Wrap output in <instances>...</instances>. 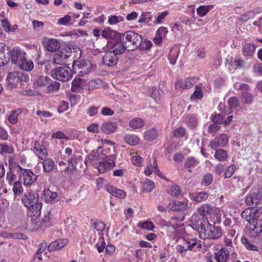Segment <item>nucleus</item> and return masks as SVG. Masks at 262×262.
I'll return each instance as SVG.
<instances>
[{"label":"nucleus","instance_id":"nucleus-8","mask_svg":"<svg viewBox=\"0 0 262 262\" xmlns=\"http://www.w3.org/2000/svg\"><path fill=\"white\" fill-rule=\"evenodd\" d=\"M234 88L239 89L242 91V95L241 97V101L243 103L245 104H250L252 102L253 100V96L252 94L248 92L250 90V86L248 84L243 83L239 84L235 83Z\"/></svg>","mask_w":262,"mask_h":262},{"label":"nucleus","instance_id":"nucleus-33","mask_svg":"<svg viewBox=\"0 0 262 262\" xmlns=\"http://www.w3.org/2000/svg\"><path fill=\"white\" fill-rule=\"evenodd\" d=\"M20 69L26 71H30L34 68V63L31 60H28L26 56L25 57V60H21V61L17 66Z\"/></svg>","mask_w":262,"mask_h":262},{"label":"nucleus","instance_id":"nucleus-47","mask_svg":"<svg viewBox=\"0 0 262 262\" xmlns=\"http://www.w3.org/2000/svg\"><path fill=\"white\" fill-rule=\"evenodd\" d=\"M167 192L172 196L177 197L180 194L181 189L178 185L174 184L171 185L170 188L167 190Z\"/></svg>","mask_w":262,"mask_h":262},{"label":"nucleus","instance_id":"nucleus-23","mask_svg":"<svg viewBox=\"0 0 262 262\" xmlns=\"http://www.w3.org/2000/svg\"><path fill=\"white\" fill-rule=\"evenodd\" d=\"M68 242L67 238L59 239L51 243L47 247L49 251H54L64 247Z\"/></svg>","mask_w":262,"mask_h":262},{"label":"nucleus","instance_id":"nucleus-2","mask_svg":"<svg viewBox=\"0 0 262 262\" xmlns=\"http://www.w3.org/2000/svg\"><path fill=\"white\" fill-rule=\"evenodd\" d=\"M122 38L128 51H133L141 43V36L133 31H127L122 34Z\"/></svg>","mask_w":262,"mask_h":262},{"label":"nucleus","instance_id":"nucleus-36","mask_svg":"<svg viewBox=\"0 0 262 262\" xmlns=\"http://www.w3.org/2000/svg\"><path fill=\"white\" fill-rule=\"evenodd\" d=\"M43 195L45 201L47 202H52L57 196V193L56 192H52L49 189H45Z\"/></svg>","mask_w":262,"mask_h":262},{"label":"nucleus","instance_id":"nucleus-63","mask_svg":"<svg viewBox=\"0 0 262 262\" xmlns=\"http://www.w3.org/2000/svg\"><path fill=\"white\" fill-rule=\"evenodd\" d=\"M220 127L221 126L219 125V124L217 123H213L209 126L208 133L214 135L220 129Z\"/></svg>","mask_w":262,"mask_h":262},{"label":"nucleus","instance_id":"nucleus-13","mask_svg":"<svg viewBox=\"0 0 262 262\" xmlns=\"http://www.w3.org/2000/svg\"><path fill=\"white\" fill-rule=\"evenodd\" d=\"M118 62V57L114 53L108 50L105 52L102 58V63L108 67H114Z\"/></svg>","mask_w":262,"mask_h":262},{"label":"nucleus","instance_id":"nucleus-60","mask_svg":"<svg viewBox=\"0 0 262 262\" xmlns=\"http://www.w3.org/2000/svg\"><path fill=\"white\" fill-rule=\"evenodd\" d=\"M189 245H190V250H194L196 249H200L201 248V244L199 242H197L196 239H191L188 241Z\"/></svg>","mask_w":262,"mask_h":262},{"label":"nucleus","instance_id":"nucleus-30","mask_svg":"<svg viewBox=\"0 0 262 262\" xmlns=\"http://www.w3.org/2000/svg\"><path fill=\"white\" fill-rule=\"evenodd\" d=\"M262 188H260L258 190V191L257 193H251L249 196H248L245 200L246 203L249 206H253L254 205H257L258 203V200L261 199L262 197L259 196L258 193L259 191Z\"/></svg>","mask_w":262,"mask_h":262},{"label":"nucleus","instance_id":"nucleus-49","mask_svg":"<svg viewBox=\"0 0 262 262\" xmlns=\"http://www.w3.org/2000/svg\"><path fill=\"white\" fill-rule=\"evenodd\" d=\"M203 97V92L200 86L198 85H196L195 86V90L193 92V94L191 96V99L194 100L195 99H201Z\"/></svg>","mask_w":262,"mask_h":262},{"label":"nucleus","instance_id":"nucleus-7","mask_svg":"<svg viewBox=\"0 0 262 262\" xmlns=\"http://www.w3.org/2000/svg\"><path fill=\"white\" fill-rule=\"evenodd\" d=\"M192 228L196 230L199 233L208 224V220L202 214H194L191 218Z\"/></svg>","mask_w":262,"mask_h":262},{"label":"nucleus","instance_id":"nucleus-62","mask_svg":"<svg viewBox=\"0 0 262 262\" xmlns=\"http://www.w3.org/2000/svg\"><path fill=\"white\" fill-rule=\"evenodd\" d=\"M228 137L226 135L222 134L217 139V143L221 146H224L227 144Z\"/></svg>","mask_w":262,"mask_h":262},{"label":"nucleus","instance_id":"nucleus-4","mask_svg":"<svg viewBox=\"0 0 262 262\" xmlns=\"http://www.w3.org/2000/svg\"><path fill=\"white\" fill-rule=\"evenodd\" d=\"M92 68V63L89 60H81L78 62H74L73 64V70L79 76H83L89 73Z\"/></svg>","mask_w":262,"mask_h":262},{"label":"nucleus","instance_id":"nucleus-6","mask_svg":"<svg viewBox=\"0 0 262 262\" xmlns=\"http://www.w3.org/2000/svg\"><path fill=\"white\" fill-rule=\"evenodd\" d=\"M246 233L251 238L259 236L262 233V220L256 219L254 223H250L247 227Z\"/></svg>","mask_w":262,"mask_h":262},{"label":"nucleus","instance_id":"nucleus-56","mask_svg":"<svg viewBox=\"0 0 262 262\" xmlns=\"http://www.w3.org/2000/svg\"><path fill=\"white\" fill-rule=\"evenodd\" d=\"M187 124L191 129L195 128L198 125V120L194 116H190L188 118Z\"/></svg>","mask_w":262,"mask_h":262},{"label":"nucleus","instance_id":"nucleus-12","mask_svg":"<svg viewBox=\"0 0 262 262\" xmlns=\"http://www.w3.org/2000/svg\"><path fill=\"white\" fill-rule=\"evenodd\" d=\"M18 167L20 170V172L23 176L24 183L25 185L30 186L36 181L37 176L31 170L24 169L19 165H18Z\"/></svg>","mask_w":262,"mask_h":262},{"label":"nucleus","instance_id":"nucleus-18","mask_svg":"<svg viewBox=\"0 0 262 262\" xmlns=\"http://www.w3.org/2000/svg\"><path fill=\"white\" fill-rule=\"evenodd\" d=\"M101 36L106 39H120L122 38V33H119L115 31L112 30L110 27L104 28L101 32Z\"/></svg>","mask_w":262,"mask_h":262},{"label":"nucleus","instance_id":"nucleus-37","mask_svg":"<svg viewBox=\"0 0 262 262\" xmlns=\"http://www.w3.org/2000/svg\"><path fill=\"white\" fill-rule=\"evenodd\" d=\"M158 136L157 130L155 128H151L144 133V138L147 141H152L155 139Z\"/></svg>","mask_w":262,"mask_h":262},{"label":"nucleus","instance_id":"nucleus-39","mask_svg":"<svg viewBox=\"0 0 262 262\" xmlns=\"http://www.w3.org/2000/svg\"><path fill=\"white\" fill-rule=\"evenodd\" d=\"M144 125V121L140 118H136L132 119L129 122V126L135 129H138Z\"/></svg>","mask_w":262,"mask_h":262},{"label":"nucleus","instance_id":"nucleus-54","mask_svg":"<svg viewBox=\"0 0 262 262\" xmlns=\"http://www.w3.org/2000/svg\"><path fill=\"white\" fill-rule=\"evenodd\" d=\"M186 129L182 127H178L173 132V136L177 138L183 137L186 134Z\"/></svg>","mask_w":262,"mask_h":262},{"label":"nucleus","instance_id":"nucleus-21","mask_svg":"<svg viewBox=\"0 0 262 262\" xmlns=\"http://www.w3.org/2000/svg\"><path fill=\"white\" fill-rule=\"evenodd\" d=\"M34 150L38 158L41 160L45 159L48 155L45 146L38 141L34 143Z\"/></svg>","mask_w":262,"mask_h":262},{"label":"nucleus","instance_id":"nucleus-45","mask_svg":"<svg viewBox=\"0 0 262 262\" xmlns=\"http://www.w3.org/2000/svg\"><path fill=\"white\" fill-rule=\"evenodd\" d=\"M13 191L15 195H20L23 193V188L20 181H16L13 183Z\"/></svg>","mask_w":262,"mask_h":262},{"label":"nucleus","instance_id":"nucleus-9","mask_svg":"<svg viewBox=\"0 0 262 262\" xmlns=\"http://www.w3.org/2000/svg\"><path fill=\"white\" fill-rule=\"evenodd\" d=\"M9 53L11 62L17 66L20 63L21 60H25V57L26 56V52L23 51L18 47H14L9 51Z\"/></svg>","mask_w":262,"mask_h":262},{"label":"nucleus","instance_id":"nucleus-51","mask_svg":"<svg viewBox=\"0 0 262 262\" xmlns=\"http://www.w3.org/2000/svg\"><path fill=\"white\" fill-rule=\"evenodd\" d=\"M212 180V175L211 173H207L203 177L201 185L202 186H208L211 184Z\"/></svg>","mask_w":262,"mask_h":262},{"label":"nucleus","instance_id":"nucleus-32","mask_svg":"<svg viewBox=\"0 0 262 262\" xmlns=\"http://www.w3.org/2000/svg\"><path fill=\"white\" fill-rule=\"evenodd\" d=\"M241 242L245 247L248 250L253 251H259V248L257 245L246 237H242L241 238Z\"/></svg>","mask_w":262,"mask_h":262},{"label":"nucleus","instance_id":"nucleus-1","mask_svg":"<svg viewBox=\"0 0 262 262\" xmlns=\"http://www.w3.org/2000/svg\"><path fill=\"white\" fill-rule=\"evenodd\" d=\"M6 80L8 88L12 89L21 87L24 82L28 83L29 81V76L21 72H10L7 76Z\"/></svg>","mask_w":262,"mask_h":262},{"label":"nucleus","instance_id":"nucleus-48","mask_svg":"<svg viewBox=\"0 0 262 262\" xmlns=\"http://www.w3.org/2000/svg\"><path fill=\"white\" fill-rule=\"evenodd\" d=\"M199 163L194 157H190L187 158L184 163V167L186 168H191L195 167Z\"/></svg>","mask_w":262,"mask_h":262},{"label":"nucleus","instance_id":"nucleus-58","mask_svg":"<svg viewBox=\"0 0 262 262\" xmlns=\"http://www.w3.org/2000/svg\"><path fill=\"white\" fill-rule=\"evenodd\" d=\"M139 226L143 229H146L148 230H153L155 226L154 224L151 222H144L140 223Z\"/></svg>","mask_w":262,"mask_h":262},{"label":"nucleus","instance_id":"nucleus-22","mask_svg":"<svg viewBox=\"0 0 262 262\" xmlns=\"http://www.w3.org/2000/svg\"><path fill=\"white\" fill-rule=\"evenodd\" d=\"M117 128L115 122L106 121L103 122L100 126V130L105 134H111L114 133Z\"/></svg>","mask_w":262,"mask_h":262},{"label":"nucleus","instance_id":"nucleus-15","mask_svg":"<svg viewBox=\"0 0 262 262\" xmlns=\"http://www.w3.org/2000/svg\"><path fill=\"white\" fill-rule=\"evenodd\" d=\"M229 252L227 248H222L221 249L215 253L213 257H211L210 262H226L228 259Z\"/></svg>","mask_w":262,"mask_h":262},{"label":"nucleus","instance_id":"nucleus-29","mask_svg":"<svg viewBox=\"0 0 262 262\" xmlns=\"http://www.w3.org/2000/svg\"><path fill=\"white\" fill-rule=\"evenodd\" d=\"M84 81L81 79H74L72 82L71 90L73 92L79 93L83 89Z\"/></svg>","mask_w":262,"mask_h":262},{"label":"nucleus","instance_id":"nucleus-43","mask_svg":"<svg viewBox=\"0 0 262 262\" xmlns=\"http://www.w3.org/2000/svg\"><path fill=\"white\" fill-rule=\"evenodd\" d=\"M22 112L20 108L12 111L9 117L8 121L12 124H16L18 121L17 116L20 115Z\"/></svg>","mask_w":262,"mask_h":262},{"label":"nucleus","instance_id":"nucleus-5","mask_svg":"<svg viewBox=\"0 0 262 262\" xmlns=\"http://www.w3.org/2000/svg\"><path fill=\"white\" fill-rule=\"evenodd\" d=\"M115 160L116 155H115L106 156L105 159L103 158L101 161L99 162L98 166H97L99 172L103 173L113 168L115 165Z\"/></svg>","mask_w":262,"mask_h":262},{"label":"nucleus","instance_id":"nucleus-3","mask_svg":"<svg viewBox=\"0 0 262 262\" xmlns=\"http://www.w3.org/2000/svg\"><path fill=\"white\" fill-rule=\"evenodd\" d=\"M52 77L57 80L66 82L72 78L73 70L68 66H61L52 70Z\"/></svg>","mask_w":262,"mask_h":262},{"label":"nucleus","instance_id":"nucleus-14","mask_svg":"<svg viewBox=\"0 0 262 262\" xmlns=\"http://www.w3.org/2000/svg\"><path fill=\"white\" fill-rule=\"evenodd\" d=\"M197 80L195 77L186 78L184 81L178 79L175 82V87L177 89H190L196 83Z\"/></svg>","mask_w":262,"mask_h":262},{"label":"nucleus","instance_id":"nucleus-20","mask_svg":"<svg viewBox=\"0 0 262 262\" xmlns=\"http://www.w3.org/2000/svg\"><path fill=\"white\" fill-rule=\"evenodd\" d=\"M257 209L254 207L248 208L241 213V217L245 219L250 224L254 223L256 219V213Z\"/></svg>","mask_w":262,"mask_h":262},{"label":"nucleus","instance_id":"nucleus-46","mask_svg":"<svg viewBox=\"0 0 262 262\" xmlns=\"http://www.w3.org/2000/svg\"><path fill=\"white\" fill-rule=\"evenodd\" d=\"M152 43L150 41L145 40H142V37H141V43L139 45V46L137 47L140 51H147L149 50L151 47H152Z\"/></svg>","mask_w":262,"mask_h":262},{"label":"nucleus","instance_id":"nucleus-52","mask_svg":"<svg viewBox=\"0 0 262 262\" xmlns=\"http://www.w3.org/2000/svg\"><path fill=\"white\" fill-rule=\"evenodd\" d=\"M93 228L97 230L98 231H102L104 230L105 224L100 220H97L94 222L92 224Z\"/></svg>","mask_w":262,"mask_h":262},{"label":"nucleus","instance_id":"nucleus-26","mask_svg":"<svg viewBox=\"0 0 262 262\" xmlns=\"http://www.w3.org/2000/svg\"><path fill=\"white\" fill-rule=\"evenodd\" d=\"M105 190L115 197L122 199L125 196V193L123 190L117 189L111 185L106 186Z\"/></svg>","mask_w":262,"mask_h":262},{"label":"nucleus","instance_id":"nucleus-50","mask_svg":"<svg viewBox=\"0 0 262 262\" xmlns=\"http://www.w3.org/2000/svg\"><path fill=\"white\" fill-rule=\"evenodd\" d=\"M214 157L219 161H224L227 157V152L222 149H217L215 151Z\"/></svg>","mask_w":262,"mask_h":262},{"label":"nucleus","instance_id":"nucleus-44","mask_svg":"<svg viewBox=\"0 0 262 262\" xmlns=\"http://www.w3.org/2000/svg\"><path fill=\"white\" fill-rule=\"evenodd\" d=\"M51 79L47 76H39L36 80L37 84L40 86H47L49 84Z\"/></svg>","mask_w":262,"mask_h":262},{"label":"nucleus","instance_id":"nucleus-24","mask_svg":"<svg viewBox=\"0 0 262 262\" xmlns=\"http://www.w3.org/2000/svg\"><path fill=\"white\" fill-rule=\"evenodd\" d=\"M188 201L184 200L182 201H174L172 202L171 210L174 211H184L188 209Z\"/></svg>","mask_w":262,"mask_h":262},{"label":"nucleus","instance_id":"nucleus-28","mask_svg":"<svg viewBox=\"0 0 262 262\" xmlns=\"http://www.w3.org/2000/svg\"><path fill=\"white\" fill-rule=\"evenodd\" d=\"M180 49L177 46L171 47L169 52L168 58L171 64H174L178 57Z\"/></svg>","mask_w":262,"mask_h":262},{"label":"nucleus","instance_id":"nucleus-57","mask_svg":"<svg viewBox=\"0 0 262 262\" xmlns=\"http://www.w3.org/2000/svg\"><path fill=\"white\" fill-rule=\"evenodd\" d=\"M123 20V18L121 16L111 15L108 18V22L111 25H115Z\"/></svg>","mask_w":262,"mask_h":262},{"label":"nucleus","instance_id":"nucleus-19","mask_svg":"<svg viewBox=\"0 0 262 262\" xmlns=\"http://www.w3.org/2000/svg\"><path fill=\"white\" fill-rule=\"evenodd\" d=\"M256 47L253 43H246L243 46L242 54L247 59L251 58L255 54Z\"/></svg>","mask_w":262,"mask_h":262},{"label":"nucleus","instance_id":"nucleus-59","mask_svg":"<svg viewBox=\"0 0 262 262\" xmlns=\"http://www.w3.org/2000/svg\"><path fill=\"white\" fill-rule=\"evenodd\" d=\"M209 225H211L208 222L207 225H206V226L204 227L202 230V231L199 233L200 238L202 239H206L208 238V237L207 236V234H209V231L210 230V228H209Z\"/></svg>","mask_w":262,"mask_h":262},{"label":"nucleus","instance_id":"nucleus-34","mask_svg":"<svg viewBox=\"0 0 262 262\" xmlns=\"http://www.w3.org/2000/svg\"><path fill=\"white\" fill-rule=\"evenodd\" d=\"M260 12L259 11H255L254 10H250L245 12L243 14L241 15L238 18L239 21L246 22L249 19L254 17L256 13Z\"/></svg>","mask_w":262,"mask_h":262},{"label":"nucleus","instance_id":"nucleus-11","mask_svg":"<svg viewBox=\"0 0 262 262\" xmlns=\"http://www.w3.org/2000/svg\"><path fill=\"white\" fill-rule=\"evenodd\" d=\"M38 199V194L32 190H30L25 193L24 196L21 199V201L27 208L30 207L37 203Z\"/></svg>","mask_w":262,"mask_h":262},{"label":"nucleus","instance_id":"nucleus-17","mask_svg":"<svg viewBox=\"0 0 262 262\" xmlns=\"http://www.w3.org/2000/svg\"><path fill=\"white\" fill-rule=\"evenodd\" d=\"M41 208V204L39 202L34 204L30 207H27L29 209L28 215L31 220H36L40 215Z\"/></svg>","mask_w":262,"mask_h":262},{"label":"nucleus","instance_id":"nucleus-41","mask_svg":"<svg viewBox=\"0 0 262 262\" xmlns=\"http://www.w3.org/2000/svg\"><path fill=\"white\" fill-rule=\"evenodd\" d=\"M60 86L59 82L55 81H49V84L47 85V93H52L57 92Z\"/></svg>","mask_w":262,"mask_h":262},{"label":"nucleus","instance_id":"nucleus-55","mask_svg":"<svg viewBox=\"0 0 262 262\" xmlns=\"http://www.w3.org/2000/svg\"><path fill=\"white\" fill-rule=\"evenodd\" d=\"M155 187L154 183L150 180L146 181L143 185V190L146 192H150Z\"/></svg>","mask_w":262,"mask_h":262},{"label":"nucleus","instance_id":"nucleus-31","mask_svg":"<svg viewBox=\"0 0 262 262\" xmlns=\"http://www.w3.org/2000/svg\"><path fill=\"white\" fill-rule=\"evenodd\" d=\"M69 57V56L62 51H58L53 58V62L57 64H61L65 62V60Z\"/></svg>","mask_w":262,"mask_h":262},{"label":"nucleus","instance_id":"nucleus-35","mask_svg":"<svg viewBox=\"0 0 262 262\" xmlns=\"http://www.w3.org/2000/svg\"><path fill=\"white\" fill-rule=\"evenodd\" d=\"M209 196V194L205 191H201L195 194H192L191 199L196 202H201L206 201Z\"/></svg>","mask_w":262,"mask_h":262},{"label":"nucleus","instance_id":"nucleus-64","mask_svg":"<svg viewBox=\"0 0 262 262\" xmlns=\"http://www.w3.org/2000/svg\"><path fill=\"white\" fill-rule=\"evenodd\" d=\"M253 72L257 76L262 75V63H256L253 66Z\"/></svg>","mask_w":262,"mask_h":262},{"label":"nucleus","instance_id":"nucleus-25","mask_svg":"<svg viewBox=\"0 0 262 262\" xmlns=\"http://www.w3.org/2000/svg\"><path fill=\"white\" fill-rule=\"evenodd\" d=\"M42 164L43 166V171L45 173H50L55 169V164L54 161L51 158H46L43 159Z\"/></svg>","mask_w":262,"mask_h":262},{"label":"nucleus","instance_id":"nucleus-42","mask_svg":"<svg viewBox=\"0 0 262 262\" xmlns=\"http://www.w3.org/2000/svg\"><path fill=\"white\" fill-rule=\"evenodd\" d=\"M211 121L218 124H225V125L228 124V122L225 120V116L222 114L212 115Z\"/></svg>","mask_w":262,"mask_h":262},{"label":"nucleus","instance_id":"nucleus-27","mask_svg":"<svg viewBox=\"0 0 262 262\" xmlns=\"http://www.w3.org/2000/svg\"><path fill=\"white\" fill-rule=\"evenodd\" d=\"M210 230L209 231V234H207L208 238L210 239H217L222 235L221 229L219 227H215L213 225H209Z\"/></svg>","mask_w":262,"mask_h":262},{"label":"nucleus","instance_id":"nucleus-38","mask_svg":"<svg viewBox=\"0 0 262 262\" xmlns=\"http://www.w3.org/2000/svg\"><path fill=\"white\" fill-rule=\"evenodd\" d=\"M125 141L130 145H135L139 143V138L135 135L128 134L124 136Z\"/></svg>","mask_w":262,"mask_h":262},{"label":"nucleus","instance_id":"nucleus-53","mask_svg":"<svg viewBox=\"0 0 262 262\" xmlns=\"http://www.w3.org/2000/svg\"><path fill=\"white\" fill-rule=\"evenodd\" d=\"M76 169V166L74 165L71 160H68V166L64 169L65 174L70 176L74 172Z\"/></svg>","mask_w":262,"mask_h":262},{"label":"nucleus","instance_id":"nucleus-61","mask_svg":"<svg viewBox=\"0 0 262 262\" xmlns=\"http://www.w3.org/2000/svg\"><path fill=\"white\" fill-rule=\"evenodd\" d=\"M168 14V12L167 11H164L161 13H158V15L154 21V23L157 24L162 23Z\"/></svg>","mask_w":262,"mask_h":262},{"label":"nucleus","instance_id":"nucleus-10","mask_svg":"<svg viewBox=\"0 0 262 262\" xmlns=\"http://www.w3.org/2000/svg\"><path fill=\"white\" fill-rule=\"evenodd\" d=\"M112 41L111 43L108 45L109 50L117 55L118 56L122 54L125 50H127V48L125 47L124 42H123L122 38L118 40L116 39Z\"/></svg>","mask_w":262,"mask_h":262},{"label":"nucleus","instance_id":"nucleus-16","mask_svg":"<svg viewBox=\"0 0 262 262\" xmlns=\"http://www.w3.org/2000/svg\"><path fill=\"white\" fill-rule=\"evenodd\" d=\"M42 44L47 51L51 52L57 51L60 47V42L57 39L54 38L44 40Z\"/></svg>","mask_w":262,"mask_h":262},{"label":"nucleus","instance_id":"nucleus-40","mask_svg":"<svg viewBox=\"0 0 262 262\" xmlns=\"http://www.w3.org/2000/svg\"><path fill=\"white\" fill-rule=\"evenodd\" d=\"M213 8V5L201 6L196 9V12L200 17H203Z\"/></svg>","mask_w":262,"mask_h":262}]
</instances>
